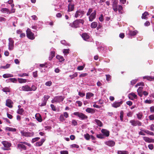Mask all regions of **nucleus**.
<instances>
[{
  "instance_id": "obj_16",
  "label": "nucleus",
  "mask_w": 154,
  "mask_h": 154,
  "mask_svg": "<svg viewBox=\"0 0 154 154\" xmlns=\"http://www.w3.org/2000/svg\"><path fill=\"white\" fill-rule=\"evenodd\" d=\"M35 117V119L39 122H42L43 120L42 117L39 113L36 114Z\"/></svg>"
},
{
  "instance_id": "obj_13",
  "label": "nucleus",
  "mask_w": 154,
  "mask_h": 154,
  "mask_svg": "<svg viewBox=\"0 0 154 154\" xmlns=\"http://www.w3.org/2000/svg\"><path fill=\"white\" fill-rule=\"evenodd\" d=\"M104 143L107 146L110 147H113L115 144V142L113 140H109L108 141H105Z\"/></svg>"
},
{
  "instance_id": "obj_41",
  "label": "nucleus",
  "mask_w": 154,
  "mask_h": 154,
  "mask_svg": "<svg viewBox=\"0 0 154 154\" xmlns=\"http://www.w3.org/2000/svg\"><path fill=\"white\" fill-rule=\"evenodd\" d=\"M9 43L8 45H14V41L11 38H9L8 39Z\"/></svg>"
},
{
  "instance_id": "obj_31",
  "label": "nucleus",
  "mask_w": 154,
  "mask_h": 154,
  "mask_svg": "<svg viewBox=\"0 0 154 154\" xmlns=\"http://www.w3.org/2000/svg\"><path fill=\"white\" fill-rule=\"evenodd\" d=\"M3 77L4 78H7L14 77V75L11 74L6 73L3 74Z\"/></svg>"
},
{
  "instance_id": "obj_55",
  "label": "nucleus",
  "mask_w": 154,
  "mask_h": 154,
  "mask_svg": "<svg viewBox=\"0 0 154 154\" xmlns=\"http://www.w3.org/2000/svg\"><path fill=\"white\" fill-rule=\"evenodd\" d=\"M78 73L77 72H75L74 74L72 75H69V77H70L71 79H72L74 78L77 76Z\"/></svg>"
},
{
  "instance_id": "obj_64",
  "label": "nucleus",
  "mask_w": 154,
  "mask_h": 154,
  "mask_svg": "<svg viewBox=\"0 0 154 154\" xmlns=\"http://www.w3.org/2000/svg\"><path fill=\"white\" fill-rule=\"evenodd\" d=\"M85 66L84 65H81L77 67V69L78 70H82L84 68Z\"/></svg>"
},
{
  "instance_id": "obj_56",
  "label": "nucleus",
  "mask_w": 154,
  "mask_h": 154,
  "mask_svg": "<svg viewBox=\"0 0 154 154\" xmlns=\"http://www.w3.org/2000/svg\"><path fill=\"white\" fill-rule=\"evenodd\" d=\"M70 147L71 148H79V146L76 144H71L70 145Z\"/></svg>"
},
{
  "instance_id": "obj_28",
  "label": "nucleus",
  "mask_w": 154,
  "mask_h": 154,
  "mask_svg": "<svg viewBox=\"0 0 154 154\" xmlns=\"http://www.w3.org/2000/svg\"><path fill=\"white\" fill-rule=\"evenodd\" d=\"M94 121L98 126L102 127L103 126V124L100 120L98 119H95Z\"/></svg>"
},
{
  "instance_id": "obj_27",
  "label": "nucleus",
  "mask_w": 154,
  "mask_h": 154,
  "mask_svg": "<svg viewBox=\"0 0 154 154\" xmlns=\"http://www.w3.org/2000/svg\"><path fill=\"white\" fill-rule=\"evenodd\" d=\"M5 130L6 131H9L12 132H15L17 131V129L15 128L7 127H6L5 128Z\"/></svg>"
},
{
  "instance_id": "obj_10",
  "label": "nucleus",
  "mask_w": 154,
  "mask_h": 154,
  "mask_svg": "<svg viewBox=\"0 0 154 154\" xmlns=\"http://www.w3.org/2000/svg\"><path fill=\"white\" fill-rule=\"evenodd\" d=\"M138 95L140 97H142L143 95H144V91H143V87H139L137 90Z\"/></svg>"
},
{
  "instance_id": "obj_38",
  "label": "nucleus",
  "mask_w": 154,
  "mask_h": 154,
  "mask_svg": "<svg viewBox=\"0 0 154 154\" xmlns=\"http://www.w3.org/2000/svg\"><path fill=\"white\" fill-rule=\"evenodd\" d=\"M24 111V109L23 108H21L17 110V113L19 114L23 115Z\"/></svg>"
},
{
  "instance_id": "obj_53",
  "label": "nucleus",
  "mask_w": 154,
  "mask_h": 154,
  "mask_svg": "<svg viewBox=\"0 0 154 154\" xmlns=\"http://www.w3.org/2000/svg\"><path fill=\"white\" fill-rule=\"evenodd\" d=\"M77 91L78 92V95L80 97H83L85 95V93L84 92L80 91H79L78 90H77Z\"/></svg>"
},
{
  "instance_id": "obj_19",
  "label": "nucleus",
  "mask_w": 154,
  "mask_h": 154,
  "mask_svg": "<svg viewBox=\"0 0 154 154\" xmlns=\"http://www.w3.org/2000/svg\"><path fill=\"white\" fill-rule=\"evenodd\" d=\"M96 110V109H94L87 107L85 111L88 113L93 114L95 112Z\"/></svg>"
},
{
  "instance_id": "obj_21",
  "label": "nucleus",
  "mask_w": 154,
  "mask_h": 154,
  "mask_svg": "<svg viewBox=\"0 0 154 154\" xmlns=\"http://www.w3.org/2000/svg\"><path fill=\"white\" fill-rule=\"evenodd\" d=\"M56 58L57 59L59 60V61L60 62H62L65 61V59L63 56L57 54L56 56Z\"/></svg>"
},
{
  "instance_id": "obj_60",
  "label": "nucleus",
  "mask_w": 154,
  "mask_h": 154,
  "mask_svg": "<svg viewBox=\"0 0 154 154\" xmlns=\"http://www.w3.org/2000/svg\"><path fill=\"white\" fill-rule=\"evenodd\" d=\"M93 9L92 8H90L88 9V12L87 13L86 15L87 16H89L91 15V13L92 12Z\"/></svg>"
},
{
  "instance_id": "obj_43",
  "label": "nucleus",
  "mask_w": 154,
  "mask_h": 154,
  "mask_svg": "<svg viewBox=\"0 0 154 154\" xmlns=\"http://www.w3.org/2000/svg\"><path fill=\"white\" fill-rule=\"evenodd\" d=\"M2 90L4 92H5L6 94L7 92H10V89L8 87H6L3 88Z\"/></svg>"
},
{
  "instance_id": "obj_48",
  "label": "nucleus",
  "mask_w": 154,
  "mask_h": 154,
  "mask_svg": "<svg viewBox=\"0 0 154 154\" xmlns=\"http://www.w3.org/2000/svg\"><path fill=\"white\" fill-rule=\"evenodd\" d=\"M34 134V133L33 132H26V137H30L33 136Z\"/></svg>"
},
{
  "instance_id": "obj_7",
  "label": "nucleus",
  "mask_w": 154,
  "mask_h": 154,
  "mask_svg": "<svg viewBox=\"0 0 154 154\" xmlns=\"http://www.w3.org/2000/svg\"><path fill=\"white\" fill-rule=\"evenodd\" d=\"M129 122L131 125L133 126H135L137 125L140 126L142 125V123L140 122L135 119L131 120Z\"/></svg>"
},
{
  "instance_id": "obj_34",
  "label": "nucleus",
  "mask_w": 154,
  "mask_h": 154,
  "mask_svg": "<svg viewBox=\"0 0 154 154\" xmlns=\"http://www.w3.org/2000/svg\"><path fill=\"white\" fill-rule=\"evenodd\" d=\"M97 26V23L96 22H93L91 24V28H96Z\"/></svg>"
},
{
  "instance_id": "obj_15",
  "label": "nucleus",
  "mask_w": 154,
  "mask_h": 154,
  "mask_svg": "<svg viewBox=\"0 0 154 154\" xmlns=\"http://www.w3.org/2000/svg\"><path fill=\"white\" fill-rule=\"evenodd\" d=\"M45 139L42 138L41 139L40 141L37 142L34 144V146H42L43 143L45 142Z\"/></svg>"
},
{
  "instance_id": "obj_35",
  "label": "nucleus",
  "mask_w": 154,
  "mask_h": 154,
  "mask_svg": "<svg viewBox=\"0 0 154 154\" xmlns=\"http://www.w3.org/2000/svg\"><path fill=\"white\" fill-rule=\"evenodd\" d=\"M97 14V11L96 10H95L88 17H92L93 18H95L96 17V15Z\"/></svg>"
},
{
  "instance_id": "obj_29",
  "label": "nucleus",
  "mask_w": 154,
  "mask_h": 154,
  "mask_svg": "<svg viewBox=\"0 0 154 154\" xmlns=\"http://www.w3.org/2000/svg\"><path fill=\"white\" fill-rule=\"evenodd\" d=\"M94 94L91 92H88L86 94V99H89L90 98L94 96Z\"/></svg>"
},
{
  "instance_id": "obj_50",
  "label": "nucleus",
  "mask_w": 154,
  "mask_h": 154,
  "mask_svg": "<svg viewBox=\"0 0 154 154\" xmlns=\"http://www.w3.org/2000/svg\"><path fill=\"white\" fill-rule=\"evenodd\" d=\"M47 102L45 100H43L41 103H39L38 105L40 106H43L46 105Z\"/></svg>"
},
{
  "instance_id": "obj_30",
  "label": "nucleus",
  "mask_w": 154,
  "mask_h": 154,
  "mask_svg": "<svg viewBox=\"0 0 154 154\" xmlns=\"http://www.w3.org/2000/svg\"><path fill=\"white\" fill-rule=\"evenodd\" d=\"M18 82L20 84L25 83L27 82V79L22 78H18L17 79Z\"/></svg>"
},
{
  "instance_id": "obj_18",
  "label": "nucleus",
  "mask_w": 154,
  "mask_h": 154,
  "mask_svg": "<svg viewBox=\"0 0 154 154\" xmlns=\"http://www.w3.org/2000/svg\"><path fill=\"white\" fill-rule=\"evenodd\" d=\"M75 8V5L71 3H69L68 5L67 11L68 12L72 11Z\"/></svg>"
},
{
  "instance_id": "obj_33",
  "label": "nucleus",
  "mask_w": 154,
  "mask_h": 154,
  "mask_svg": "<svg viewBox=\"0 0 154 154\" xmlns=\"http://www.w3.org/2000/svg\"><path fill=\"white\" fill-rule=\"evenodd\" d=\"M145 141L148 143H154V139L145 137Z\"/></svg>"
},
{
  "instance_id": "obj_57",
  "label": "nucleus",
  "mask_w": 154,
  "mask_h": 154,
  "mask_svg": "<svg viewBox=\"0 0 154 154\" xmlns=\"http://www.w3.org/2000/svg\"><path fill=\"white\" fill-rule=\"evenodd\" d=\"M137 119L139 120H140L141 119L143 115L140 112H139L138 113H137Z\"/></svg>"
},
{
  "instance_id": "obj_47",
  "label": "nucleus",
  "mask_w": 154,
  "mask_h": 154,
  "mask_svg": "<svg viewBox=\"0 0 154 154\" xmlns=\"http://www.w3.org/2000/svg\"><path fill=\"white\" fill-rule=\"evenodd\" d=\"M9 80H10V82L14 83H17V79L15 78H9Z\"/></svg>"
},
{
  "instance_id": "obj_45",
  "label": "nucleus",
  "mask_w": 154,
  "mask_h": 154,
  "mask_svg": "<svg viewBox=\"0 0 154 154\" xmlns=\"http://www.w3.org/2000/svg\"><path fill=\"white\" fill-rule=\"evenodd\" d=\"M85 138L87 140H89L90 139V135L88 133H86L84 135Z\"/></svg>"
},
{
  "instance_id": "obj_37",
  "label": "nucleus",
  "mask_w": 154,
  "mask_h": 154,
  "mask_svg": "<svg viewBox=\"0 0 154 154\" xmlns=\"http://www.w3.org/2000/svg\"><path fill=\"white\" fill-rule=\"evenodd\" d=\"M11 66L10 64L7 63L5 66H0V69H7L9 68Z\"/></svg>"
},
{
  "instance_id": "obj_8",
  "label": "nucleus",
  "mask_w": 154,
  "mask_h": 154,
  "mask_svg": "<svg viewBox=\"0 0 154 154\" xmlns=\"http://www.w3.org/2000/svg\"><path fill=\"white\" fill-rule=\"evenodd\" d=\"M113 1L112 7L113 11L117 12L118 10V0H112Z\"/></svg>"
},
{
  "instance_id": "obj_63",
  "label": "nucleus",
  "mask_w": 154,
  "mask_h": 154,
  "mask_svg": "<svg viewBox=\"0 0 154 154\" xmlns=\"http://www.w3.org/2000/svg\"><path fill=\"white\" fill-rule=\"evenodd\" d=\"M45 84L47 86H50L52 84V82L51 81H49L46 82Z\"/></svg>"
},
{
  "instance_id": "obj_12",
  "label": "nucleus",
  "mask_w": 154,
  "mask_h": 154,
  "mask_svg": "<svg viewBox=\"0 0 154 154\" xmlns=\"http://www.w3.org/2000/svg\"><path fill=\"white\" fill-rule=\"evenodd\" d=\"M30 87L28 85L23 86L22 87H20L19 89L20 91H30Z\"/></svg>"
},
{
  "instance_id": "obj_59",
  "label": "nucleus",
  "mask_w": 154,
  "mask_h": 154,
  "mask_svg": "<svg viewBox=\"0 0 154 154\" xmlns=\"http://www.w3.org/2000/svg\"><path fill=\"white\" fill-rule=\"evenodd\" d=\"M50 106L51 108V109L54 111H57V108L53 104H51L50 105Z\"/></svg>"
},
{
  "instance_id": "obj_23",
  "label": "nucleus",
  "mask_w": 154,
  "mask_h": 154,
  "mask_svg": "<svg viewBox=\"0 0 154 154\" xmlns=\"http://www.w3.org/2000/svg\"><path fill=\"white\" fill-rule=\"evenodd\" d=\"M39 66L41 67H45L50 68L51 66L49 63H48L47 62H45L44 63L40 64Z\"/></svg>"
},
{
  "instance_id": "obj_5",
  "label": "nucleus",
  "mask_w": 154,
  "mask_h": 154,
  "mask_svg": "<svg viewBox=\"0 0 154 154\" xmlns=\"http://www.w3.org/2000/svg\"><path fill=\"white\" fill-rule=\"evenodd\" d=\"M26 35L27 38L30 39L32 40L35 38L34 33L29 28H28L26 30Z\"/></svg>"
},
{
  "instance_id": "obj_58",
  "label": "nucleus",
  "mask_w": 154,
  "mask_h": 154,
  "mask_svg": "<svg viewBox=\"0 0 154 154\" xmlns=\"http://www.w3.org/2000/svg\"><path fill=\"white\" fill-rule=\"evenodd\" d=\"M99 20L100 22H102L104 21V17L103 14H101L99 17Z\"/></svg>"
},
{
  "instance_id": "obj_3",
  "label": "nucleus",
  "mask_w": 154,
  "mask_h": 154,
  "mask_svg": "<svg viewBox=\"0 0 154 154\" xmlns=\"http://www.w3.org/2000/svg\"><path fill=\"white\" fill-rule=\"evenodd\" d=\"M84 22V20L83 19H76L74 20L72 23H70L69 25L72 27L76 28L80 26L81 24H82V25H83Z\"/></svg>"
},
{
  "instance_id": "obj_24",
  "label": "nucleus",
  "mask_w": 154,
  "mask_h": 154,
  "mask_svg": "<svg viewBox=\"0 0 154 154\" xmlns=\"http://www.w3.org/2000/svg\"><path fill=\"white\" fill-rule=\"evenodd\" d=\"M70 50L69 48L64 49L63 50L62 52L64 54L65 57L66 56L67 54L70 53Z\"/></svg>"
},
{
  "instance_id": "obj_32",
  "label": "nucleus",
  "mask_w": 154,
  "mask_h": 154,
  "mask_svg": "<svg viewBox=\"0 0 154 154\" xmlns=\"http://www.w3.org/2000/svg\"><path fill=\"white\" fill-rule=\"evenodd\" d=\"M1 11L4 13H7V14H9L8 13L9 12V9L7 8H2L1 10Z\"/></svg>"
},
{
  "instance_id": "obj_9",
  "label": "nucleus",
  "mask_w": 154,
  "mask_h": 154,
  "mask_svg": "<svg viewBox=\"0 0 154 154\" xmlns=\"http://www.w3.org/2000/svg\"><path fill=\"white\" fill-rule=\"evenodd\" d=\"M27 148V147L26 146L21 143H19L17 144V149H20V151L23 150H26Z\"/></svg>"
},
{
  "instance_id": "obj_4",
  "label": "nucleus",
  "mask_w": 154,
  "mask_h": 154,
  "mask_svg": "<svg viewBox=\"0 0 154 154\" xmlns=\"http://www.w3.org/2000/svg\"><path fill=\"white\" fill-rule=\"evenodd\" d=\"M2 144L3 145L4 147H2V149L4 150H10L11 149L10 148L11 146V143L7 141H3L2 142Z\"/></svg>"
},
{
  "instance_id": "obj_22",
  "label": "nucleus",
  "mask_w": 154,
  "mask_h": 154,
  "mask_svg": "<svg viewBox=\"0 0 154 154\" xmlns=\"http://www.w3.org/2000/svg\"><path fill=\"white\" fill-rule=\"evenodd\" d=\"M82 37L85 41H87L89 38V36L88 33L86 32L83 33L82 35Z\"/></svg>"
},
{
  "instance_id": "obj_25",
  "label": "nucleus",
  "mask_w": 154,
  "mask_h": 154,
  "mask_svg": "<svg viewBox=\"0 0 154 154\" xmlns=\"http://www.w3.org/2000/svg\"><path fill=\"white\" fill-rule=\"evenodd\" d=\"M55 52L54 51H51L50 52V56L49 57V60H51L55 56Z\"/></svg>"
},
{
  "instance_id": "obj_49",
  "label": "nucleus",
  "mask_w": 154,
  "mask_h": 154,
  "mask_svg": "<svg viewBox=\"0 0 154 154\" xmlns=\"http://www.w3.org/2000/svg\"><path fill=\"white\" fill-rule=\"evenodd\" d=\"M37 89V87H36L35 85H32L31 86V87H30V91H35Z\"/></svg>"
},
{
  "instance_id": "obj_46",
  "label": "nucleus",
  "mask_w": 154,
  "mask_h": 154,
  "mask_svg": "<svg viewBox=\"0 0 154 154\" xmlns=\"http://www.w3.org/2000/svg\"><path fill=\"white\" fill-rule=\"evenodd\" d=\"M59 121L61 122H63L65 120V119L64 118V117L63 116V114H61L59 117Z\"/></svg>"
},
{
  "instance_id": "obj_52",
  "label": "nucleus",
  "mask_w": 154,
  "mask_h": 154,
  "mask_svg": "<svg viewBox=\"0 0 154 154\" xmlns=\"http://www.w3.org/2000/svg\"><path fill=\"white\" fill-rule=\"evenodd\" d=\"M40 139V138L39 137H37L35 138H33L31 140V142L32 143H33L34 142L38 141Z\"/></svg>"
},
{
  "instance_id": "obj_17",
  "label": "nucleus",
  "mask_w": 154,
  "mask_h": 154,
  "mask_svg": "<svg viewBox=\"0 0 154 154\" xmlns=\"http://www.w3.org/2000/svg\"><path fill=\"white\" fill-rule=\"evenodd\" d=\"M56 99L57 100V103H60L63 101L65 98V97L63 96H55Z\"/></svg>"
},
{
  "instance_id": "obj_26",
  "label": "nucleus",
  "mask_w": 154,
  "mask_h": 154,
  "mask_svg": "<svg viewBox=\"0 0 154 154\" xmlns=\"http://www.w3.org/2000/svg\"><path fill=\"white\" fill-rule=\"evenodd\" d=\"M154 100L152 97H148L145 100V103L151 104L153 102Z\"/></svg>"
},
{
  "instance_id": "obj_44",
  "label": "nucleus",
  "mask_w": 154,
  "mask_h": 154,
  "mask_svg": "<svg viewBox=\"0 0 154 154\" xmlns=\"http://www.w3.org/2000/svg\"><path fill=\"white\" fill-rule=\"evenodd\" d=\"M97 48L98 49L99 52H102L105 50L104 47L102 46H99L97 47Z\"/></svg>"
},
{
  "instance_id": "obj_39",
  "label": "nucleus",
  "mask_w": 154,
  "mask_h": 154,
  "mask_svg": "<svg viewBox=\"0 0 154 154\" xmlns=\"http://www.w3.org/2000/svg\"><path fill=\"white\" fill-rule=\"evenodd\" d=\"M117 153L118 154H128V151L123 150H118Z\"/></svg>"
},
{
  "instance_id": "obj_11",
  "label": "nucleus",
  "mask_w": 154,
  "mask_h": 154,
  "mask_svg": "<svg viewBox=\"0 0 154 154\" xmlns=\"http://www.w3.org/2000/svg\"><path fill=\"white\" fill-rule=\"evenodd\" d=\"M128 97L129 99L131 100H134V99H136L137 97V95L133 92H131L129 94Z\"/></svg>"
},
{
  "instance_id": "obj_36",
  "label": "nucleus",
  "mask_w": 154,
  "mask_h": 154,
  "mask_svg": "<svg viewBox=\"0 0 154 154\" xmlns=\"http://www.w3.org/2000/svg\"><path fill=\"white\" fill-rule=\"evenodd\" d=\"M60 43L65 46H70V45L69 43L67 42L66 41L64 40H61L60 41Z\"/></svg>"
},
{
  "instance_id": "obj_20",
  "label": "nucleus",
  "mask_w": 154,
  "mask_h": 154,
  "mask_svg": "<svg viewBox=\"0 0 154 154\" xmlns=\"http://www.w3.org/2000/svg\"><path fill=\"white\" fill-rule=\"evenodd\" d=\"M13 102L10 99H7L6 100V105L9 107V108H11L13 107L12 105Z\"/></svg>"
},
{
  "instance_id": "obj_61",
  "label": "nucleus",
  "mask_w": 154,
  "mask_h": 154,
  "mask_svg": "<svg viewBox=\"0 0 154 154\" xmlns=\"http://www.w3.org/2000/svg\"><path fill=\"white\" fill-rule=\"evenodd\" d=\"M78 10L80 15H82L80 17V18H81L82 16L85 14V12L84 11H83L81 9H79Z\"/></svg>"
},
{
  "instance_id": "obj_51",
  "label": "nucleus",
  "mask_w": 154,
  "mask_h": 154,
  "mask_svg": "<svg viewBox=\"0 0 154 154\" xmlns=\"http://www.w3.org/2000/svg\"><path fill=\"white\" fill-rule=\"evenodd\" d=\"M18 75L19 76L23 77L25 76H28L29 74L26 73H23L22 74H18Z\"/></svg>"
},
{
  "instance_id": "obj_2",
  "label": "nucleus",
  "mask_w": 154,
  "mask_h": 154,
  "mask_svg": "<svg viewBox=\"0 0 154 154\" xmlns=\"http://www.w3.org/2000/svg\"><path fill=\"white\" fill-rule=\"evenodd\" d=\"M102 134H97L96 137L98 138L103 139L106 137H107L109 135V131L105 129H102L101 131Z\"/></svg>"
},
{
  "instance_id": "obj_54",
  "label": "nucleus",
  "mask_w": 154,
  "mask_h": 154,
  "mask_svg": "<svg viewBox=\"0 0 154 154\" xmlns=\"http://www.w3.org/2000/svg\"><path fill=\"white\" fill-rule=\"evenodd\" d=\"M72 122V125H73L74 126H75L77 125L78 123L76 120L75 119H72L71 122Z\"/></svg>"
},
{
  "instance_id": "obj_6",
  "label": "nucleus",
  "mask_w": 154,
  "mask_h": 154,
  "mask_svg": "<svg viewBox=\"0 0 154 154\" xmlns=\"http://www.w3.org/2000/svg\"><path fill=\"white\" fill-rule=\"evenodd\" d=\"M123 101L121 99L119 101H116L112 104V106L115 108L119 107L123 103Z\"/></svg>"
},
{
  "instance_id": "obj_42",
  "label": "nucleus",
  "mask_w": 154,
  "mask_h": 154,
  "mask_svg": "<svg viewBox=\"0 0 154 154\" xmlns=\"http://www.w3.org/2000/svg\"><path fill=\"white\" fill-rule=\"evenodd\" d=\"M43 24V22L42 21H39L38 23H37L36 25H37V28H38L37 26H38L39 27H38V29H41L42 28V27H41L42 26V25Z\"/></svg>"
},
{
  "instance_id": "obj_62",
  "label": "nucleus",
  "mask_w": 154,
  "mask_h": 154,
  "mask_svg": "<svg viewBox=\"0 0 154 154\" xmlns=\"http://www.w3.org/2000/svg\"><path fill=\"white\" fill-rule=\"evenodd\" d=\"M106 80L108 82L110 80L111 78V76L109 74H107L106 75Z\"/></svg>"
},
{
  "instance_id": "obj_14",
  "label": "nucleus",
  "mask_w": 154,
  "mask_h": 154,
  "mask_svg": "<svg viewBox=\"0 0 154 154\" xmlns=\"http://www.w3.org/2000/svg\"><path fill=\"white\" fill-rule=\"evenodd\" d=\"M138 31L137 30H134L133 31L129 30L128 31V34L129 36V38H131L132 37L135 36L137 33Z\"/></svg>"
},
{
  "instance_id": "obj_1",
  "label": "nucleus",
  "mask_w": 154,
  "mask_h": 154,
  "mask_svg": "<svg viewBox=\"0 0 154 154\" xmlns=\"http://www.w3.org/2000/svg\"><path fill=\"white\" fill-rule=\"evenodd\" d=\"M71 116L72 118H75L76 116V118L80 120H87V122L88 121V116L82 112L79 111L75 112L72 113Z\"/></svg>"
},
{
  "instance_id": "obj_40",
  "label": "nucleus",
  "mask_w": 154,
  "mask_h": 154,
  "mask_svg": "<svg viewBox=\"0 0 154 154\" xmlns=\"http://www.w3.org/2000/svg\"><path fill=\"white\" fill-rule=\"evenodd\" d=\"M145 79H146L148 80L151 81L152 80H154V77L152 76H145Z\"/></svg>"
}]
</instances>
